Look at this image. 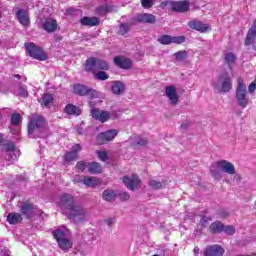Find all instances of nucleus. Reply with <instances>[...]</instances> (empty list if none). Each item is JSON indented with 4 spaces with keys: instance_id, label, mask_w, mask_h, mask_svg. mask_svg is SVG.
Instances as JSON below:
<instances>
[{
    "instance_id": "1",
    "label": "nucleus",
    "mask_w": 256,
    "mask_h": 256,
    "mask_svg": "<svg viewBox=\"0 0 256 256\" xmlns=\"http://www.w3.org/2000/svg\"><path fill=\"white\" fill-rule=\"evenodd\" d=\"M58 207L61 211L66 213L69 219L75 221V223H83L89 218V212L87 209L83 208L81 205L75 203V198L71 194H63L60 196L59 201H57Z\"/></svg>"
},
{
    "instance_id": "2",
    "label": "nucleus",
    "mask_w": 256,
    "mask_h": 256,
    "mask_svg": "<svg viewBox=\"0 0 256 256\" xmlns=\"http://www.w3.org/2000/svg\"><path fill=\"white\" fill-rule=\"evenodd\" d=\"M221 173H226V175H235L237 170L235 165L227 160H218L211 164L210 175L213 179L220 181Z\"/></svg>"
},
{
    "instance_id": "3",
    "label": "nucleus",
    "mask_w": 256,
    "mask_h": 256,
    "mask_svg": "<svg viewBox=\"0 0 256 256\" xmlns=\"http://www.w3.org/2000/svg\"><path fill=\"white\" fill-rule=\"evenodd\" d=\"M235 102L241 109H247L249 103H251V100L249 99V92L247 91V85L242 77L237 79Z\"/></svg>"
},
{
    "instance_id": "4",
    "label": "nucleus",
    "mask_w": 256,
    "mask_h": 256,
    "mask_svg": "<svg viewBox=\"0 0 256 256\" xmlns=\"http://www.w3.org/2000/svg\"><path fill=\"white\" fill-rule=\"evenodd\" d=\"M53 235L61 251H65V253H67V251L73 247V241L69 239V229H67V227L62 226L54 230Z\"/></svg>"
},
{
    "instance_id": "5",
    "label": "nucleus",
    "mask_w": 256,
    "mask_h": 256,
    "mask_svg": "<svg viewBox=\"0 0 256 256\" xmlns=\"http://www.w3.org/2000/svg\"><path fill=\"white\" fill-rule=\"evenodd\" d=\"M161 7H170L171 11H175L177 13H185L189 11V1H173V0H165L161 3Z\"/></svg>"
},
{
    "instance_id": "6",
    "label": "nucleus",
    "mask_w": 256,
    "mask_h": 256,
    "mask_svg": "<svg viewBox=\"0 0 256 256\" xmlns=\"http://www.w3.org/2000/svg\"><path fill=\"white\" fill-rule=\"evenodd\" d=\"M25 49L30 57L33 59H38V61H47V54L43 51V49L39 48V46L35 45V43H26Z\"/></svg>"
},
{
    "instance_id": "7",
    "label": "nucleus",
    "mask_w": 256,
    "mask_h": 256,
    "mask_svg": "<svg viewBox=\"0 0 256 256\" xmlns=\"http://www.w3.org/2000/svg\"><path fill=\"white\" fill-rule=\"evenodd\" d=\"M25 49L30 57L33 59H38V61H47V54L43 51V49L39 48V46L35 45V43H26Z\"/></svg>"
},
{
    "instance_id": "8",
    "label": "nucleus",
    "mask_w": 256,
    "mask_h": 256,
    "mask_svg": "<svg viewBox=\"0 0 256 256\" xmlns=\"http://www.w3.org/2000/svg\"><path fill=\"white\" fill-rule=\"evenodd\" d=\"M73 91L76 95H80L81 97H84L85 95L87 97H90L91 99H97L101 97V93L97 92L94 89L88 88L83 84L74 85Z\"/></svg>"
},
{
    "instance_id": "9",
    "label": "nucleus",
    "mask_w": 256,
    "mask_h": 256,
    "mask_svg": "<svg viewBox=\"0 0 256 256\" xmlns=\"http://www.w3.org/2000/svg\"><path fill=\"white\" fill-rule=\"evenodd\" d=\"M43 127H45V120L43 119V117L39 115H33L30 118V122L28 124V133L29 135H33L35 131H41Z\"/></svg>"
},
{
    "instance_id": "10",
    "label": "nucleus",
    "mask_w": 256,
    "mask_h": 256,
    "mask_svg": "<svg viewBox=\"0 0 256 256\" xmlns=\"http://www.w3.org/2000/svg\"><path fill=\"white\" fill-rule=\"evenodd\" d=\"M2 153L7 161H15V159H17V155H19V150L15 148V144L13 142H9L3 145Z\"/></svg>"
},
{
    "instance_id": "11",
    "label": "nucleus",
    "mask_w": 256,
    "mask_h": 256,
    "mask_svg": "<svg viewBox=\"0 0 256 256\" xmlns=\"http://www.w3.org/2000/svg\"><path fill=\"white\" fill-rule=\"evenodd\" d=\"M123 183L130 191H135V189H139V187H141V180L137 174L124 176Z\"/></svg>"
},
{
    "instance_id": "12",
    "label": "nucleus",
    "mask_w": 256,
    "mask_h": 256,
    "mask_svg": "<svg viewBox=\"0 0 256 256\" xmlns=\"http://www.w3.org/2000/svg\"><path fill=\"white\" fill-rule=\"evenodd\" d=\"M118 133L119 131H117V129H111L106 132H102L97 136L96 142L98 145H105V143L113 141V139L117 137Z\"/></svg>"
},
{
    "instance_id": "13",
    "label": "nucleus",
    "mask_w": 256,
    "mask_h": 256,
    "mask_svg": "<svg viewBox=\"0 0 256 256\" xmlns=\"http://www.w3.org/2000/svg\"><path fill=\"white\" fill-rule=\"evenodd\" d=\"M216 89H219L222 93H229L233 89L230 77L220 76L215 84Z\"/></svg>"
},
{
    "instance_id": "14",
    "label": "nucleus",
    "mask_w": 256,
    "mask_h": 256,
    "mask_svg": "<svg viewBox=\"0 0 256 256\" xmlns=\"http://www.w3.org/2000/svg\"><path fill=\"white\" fill-rule=\"evenodd\" d=\"M165 95L169 99L171 105H178L179 103V94H177V88L175 86H166Z\"/></svg>"
},
{
    "instance_id": "15",
    "label": "nucleus",
    "mask_w": 256,
    "mask_h": 256,
    "mask_svg": "<svg viewBox=\"0 0 256 256\" xmlns=\"http://www.w3.org/2000/svg\"><path fill=\"white\" fill-rule=\"evenodd\" d=\"M190 29H194L195 31H200V33H207V31L211 30L209 24H203L201 21L198 20H191L188 23Z\"/></svg>"
},
{
    "instance_id": "16",
    "label": "nucleus",
    "mask_w": 256,
    "mask_h": 256,
    "mask_svg": "<svg viewBox=\"0 0 256 256\" xmlns=\"http://www.w3.org/2000/svg\"><path fill=\"white\" fill-rule=\"evenodd\" d=\"M91 115L93 119H96V121H100V123H105L109 121V117H110L109 112L99 110V109H92Z\"/></svg>"
},
{
    "instance_id": "17",
    "label": "nucleus",
    "mask_w": 256,
    "mask_h": 256,
    "mask_svg": "<svg viewBox=\"0 0 256 256\" xmlns=\"http://www.w3.org/2000/svg\"><path fill=\"white\" fill-rule=\"evenodd\" d=\"M225 250L219 245L208 246L204 250L205 256H223Z\"/></svg>"
},
{
    "instance_id": "18",
    "label": "nucleus",
    "mask_w": 256,
    "mask_h": 256,
    "mask_svg": "<svg viewBox=\"0 0 256 256\" xmlns=\"http://www.w3.org/2000/svg\"><path fill=\"white\" fill-rule=\"evenodd\" d=\"M148 141L147 138L141 137V136H132L130 138V144L131 147L134 149H139V147H145L147 145Z\"/></svg>"
},
{
    "instance_id": "19",
    "label": "nucleus",
    "mask_w": 256,
    "mask_h": 256,
    "mask_svg": "<svg viewBox=\"0 0 256 256\" xmlns=\"http://www.w3.org/2000/svg\"><path fill=\"white\" fill-rule=\"evenodd\" d=\"M224 65H227L228 68L233 69V65L237 61V56L233 52H226L223 55Z\"/></svg>"
},
{
    "instance_id": "20",
    "label": "nucleus",
    "mask_w": 256,
    "mask_h": 256,
    "mask_svg": "<svg viewBox=\"0 0 256 256\" xmlns=\"http://www.w3.org/2000/svg\"><path fill=\"white\" fill-rule=\"evenodd\" d=\"M57 21L53 19H46L43 23V29L44 31H47V33H55L57 31Z\"/></svg>"
},
{
    "instance_id": "21",
    "label": "nucleus",
    "mask_w": 256,
    "mask_h": 256,
    "mask_svg": "<svg viewBox=\"0 0 256 256\" xmlns=\"http://www.w3.org/2000/svg\"><path fill=\"white\" fill-rule=\"evenodd\" d=\"M114 63L117 67H120V69H129V67H131V59L125 57H115Z\"/></svg>"
},
{
    "instance_id": "22",
    "label": "nucleus",
    "mask_w": 256,
    "mask_h": 256,
    "mask_svg": "<svg viewBox=\"0 0 256 256\" xmlns=\"http://www.w3.org/2000/svg\"><path fill=\"white\" fill-rule=\"evenodd\" d=\"M82 183L84 185H86V187H99V185H101V179L97 178V177H84L82 179Z\"/></svg>"
},
{
    "instance_id": "23",
    "label": "nucleus",
    "mask_w": 256,
    "mask_h": 256,
    "mask_svg": "<svg viewBox=\"0 0 256 256\" xmlns=\"http://www.w3.org/2000/svg\"><path fill=\"white\" fill-rule=\"evenodd\" d=\"M20 207V211L22 213V215H25L27 217V219L33 217V205L24 202L19 204Z\"/></svg>"
},
{
    "instance_id": "24",
    "label": "nucleus",
    "mask_w": 256,
    "mask_h": 256,
    "mask_svg": "<svg viewBox=\"0 0 256 256\" xmlns=\"http://www.w3.org/2000/svg\"><path fill=\"white\" fill-rule=\"evenodd\" d=\"M81 151V145L76 144L72 147V151L66 153L65 160L66 161H75L77 159V154Z\"/></svg>"
},
{
    "instance_id": "25",
    "label": "nucleus",
    "mask_w": 256,
    "mask_h": 256,
    "mask_svg": "<svg viewBox=\"0 0 256 256\" xmlns=\"http://www.w3.org/2000/svg\"><path fill=\"white\" fill-rule=\"evenodd\" d=\"M17 19L23 27H27L29 25V14L25 10H19L17 12Z\"/></svg>"
},
{
    "instance_id": "26",
    "label": "nucleus",
    "mask_w": 256,
    "mask_h": 256,
    "mask_svg": "<svg viewBox=\"0 0 256 256\" xmlns=\"http://www.w3.org/2000/svg\"><path fill=\"white\" fill-rule=\"evenodd\" d=\"M7 221L10 225H17V223H21L23 221V216L19 213H9L7 216Z\"/></svg>"
},
{
    "instance_id": "27",
    "label": "nucleus",
    "mask_w": 256,
    "mask_h": 256,
    "mask_svg": "<svg viewBox=\"0 0 256 256\" xmlns=\"http://www.w3.org/2000/svg\"><path fill=\"white\" fill-rule=\"evenodd\" d=\"M111 90L114 95H121L125 91V85L121 81H114L112 82Z\"/></svg>"
},
{
    "instance_id": "28",
    "label": "nucleus",
    "mask_w": 256,
    "mask_h": 256,
    "mask_svg": "<svg viewBox=\"0 0 256 256\" xmlns=\"http://www.w3.org/2000/svg\"><path fill=\"white\" fill-rule=\"evenodd\" d=\"M81 25H88L89 27H95V25H99V18L97 17H83L80 20Z\"/></svg>"
},
{
    "instance_id": "29",
    "label": "nucleus",
    "mask_w": 256,
    "mask_h": 256,
    "mask_svg": "<svg viewBox=\"0 0 256 256\" xmlns=\"http://www.w3.org/2000/svg\"><path fill=\"white\" fill-rule=\"evenodd\" d=\"M140 23H155V16L152 14H140L137 16Z\"/></svg>"
},
{
    "instance_id": "30",
    "label": "nucleus",
    "mask_w": 256,
    "mask_h": 256,
    "mask_svg": "<svg viewBox=\"0 0 256 256\" xmlns=\"http://www.w3.org/2000/svg\"><path fill=\"white\" fill-rule=\"evenodd\" d=\"M86 71H92V73H95L97 71V59L95 58H89L86 60L85 64Z\"/></svg>"
},
{
    "instance_id": "31",
    "label": "nucleus",
    "mask_w": 256,
    "mask_h": 256,
    "mask_svg": "<svg viewBox=\"0 0 256 256\" xmlns=\"http://www.w3.org/2000/svg\"><path fill=\"white\" fill-rule=\"evenodd\" d=\"M65 113L67 115H79L81 113V109L73 104H68L65 107Z\"/></svg>"
},
{
    "instance_id": "32",
    "label": "nucleus",
    "mask_w": 256,
    "mask_h": 256,
    "mask_svg": "<svg viewBox=\"0 0 256 256\" xmlns=\"http://www.w3.org/2000/svg\"><path fill=\"white\" fill-rule=\"evenodd\" d=\"M115 197H117V193L110 189L104 190L102 194V199H104V201H115Z\"/></svg>"
},
{
    "instance_id": "33",
    "label": "nucleus",
    "mask_w": 256,
    "mask_h": 256,
    "mask_svg": "<svg viewBox=\"0 0 256 256\" xmlns=\"http://www.w3.org/2000/svg\"><path fill=\"white\" fill-rule=\"evenodd\" d=\"M88 171L92 174L101 173V171H103V168L101 167L100 163L92 162L88 164Z\"/></svg>"
},
{
    "instance_id": "34",
    "label": "nucleus",
    "mask_w": 256,
    "mask_h": 256,
    "mask_svg": "<svg viewBox=\"0 0 256 256\" xmlns=\"http://www.w3.org/2000/svg\"><path fill=\"white\" fill-rule=\"evenodd\" d=\"M223 224L219 221L213 222L210 225V231L211 233H221V231H223Z\"/></svg>"
},
{
    "instance_id": "35",
    "label": "nucleus",
    "mask_w": 256,
    "mask_h": 256,
    "mask_svg": "<svg viewBox=\"0 0 256 256\" xmlns=\"http://www.w3.org/2000/svg\"><path fill=\"white\" fill-rule=\"evenodd\" d=\"M107 69H109V64L105 60L96 59V71H107Z\"/></svg>"
},
{
    "instance_id": "36",
    "label": "nucleus",
    "mask_w": 256,
    "mask_h": 256,
    "mask_svg": "<svg viewBox=\"0 0 256 256\" xmlns=\"http://www.w3.org/2000/svg\"><path fill=\"white\" fill-rule=\"evenodd\" d=\"M41 105L47 107V105H51L53 103V95L52 94H44L40 100Z\"/></svg>"
},
{
    "instance_id": "37",
    "label": "nucleus",
    "mask_w": 256,
    "mask_h": 256,
    "mask_svg": "<svg viewBox=\"0 0 256 256\" xmlns=\"http://www.w3.org/2000/svg\"><path fill=\"white\" fill-rule=\"evenodd\" d=\"M174 57L176 61H178L179 63H183V61L187 59V51H178L174 53Z\"/></svg>"
},
{
    "instance_id": "38",
    "label": "nucleus",
    "mask_w": 256,
    "mask_h": 256,
    "mask_svg": "<svg viewBox=\"0 0 256 256\" xmlns=\"http://www.w3.org/2000/svg\"><path fill=\"white\" fill-rule=\"evenodd\" d=\"M158 41L162 45H171V43H173V37L169 35H163L162 37L158 38Z\"/></svg>"
},
{
    "instance_id": "39",
    "label": "nucleus",
    "mask_w": 256,
    "mask_h": 256,
    "mask_svg": "<svg viewBox=\"0 0 256 256\" xmlns=\"http://www.w3.org/2000/svg\"><path fill=\"white\" fill-rule=\"evenodd\" d=\"M76 251L81 255H87V253H89V247L85 244H82L77 246Z\"/></svg>"
},
{
    "instance_id": "40",
    "label": "nucleus",
    "mask_w": 256,
    "mask_h": 256,
    "mask_svg": "<svg viewBox=\"0 0 256 256\" xmlns=\"http://www.w3.org/2000/svg\"><path fill=\"white\" fill-rule=\"evenodd\" d=\"M149 187H151V189H163V183L157 180H150Z\"/></svg>"
},
{
    "instance_id": "41",
    "label": "nucleus",
    "mask_w": 256,
    "mask_h": 256,
    "mask_svg": "<svg viewBox=\"0 0 256 256\" xmlns=\"http://www.w3.org/2000/svg\"><path fill=\"white\" fill-rule=\"evenodd\" d=\"M96 79H99L100 81H106V79H109V75L103 71L97 72L95 75Z\"/></svg>"
},
{
    "instance_id": "42",
    "label": "nucleus",
    "mask_w": 256,
    "mask_h": 256,
    "mask_svg": "<svg viewBox=\"0 0 256 256\" xmlns=\"http://www.w3.org/2000/svg\"><path fill=\"white\" fill-rule=\"evenodd\" d=\"M76 168L78 169V171H85L86 169L89 170V163L84 162V161H80V162L77 163Z\"/></svg>"
},
{
    "instance_id": "43",
    "label": "nucleus",
    "mask_w": 256,
    "mask_h": 256,
    "mask_svg": "<svg viewBox=\"0 0 256 256\" xmlns=\"http://www.w3.org/2000/svg\"><path fill=\"white\" fill-rule=\"evenodd\" d=\"M96 155L98 157V159H100V161H106L107 160V151L105 150H98L96 152Z\"/></svg>"
},
{
    "instance_id": "44",
    "label": "nucleus",
    "mask_w": 256,
    "mask_h": 256,
    "mask_svg": "<svg viewBox=\"0 0 256 256\" xmlns=\"http://www.w3.org/2000/svg\"><path fill=\"white\" fill-rule=\"evenodd\" d=\"M11 123H12V125H19L21 123V115L20 114H12Z\"/></svg>"
},
{
    "instance_id": "45",
    "label": "nucleus",
    "mask_w": 256,
    "mask_h": 256,
    "mask_svg": "<svg viewBox=\"0 0 256 256\" xmlns=\"http://www.w3.org/2000/svg\"><path fill=\"white\" fill-rule=\"evenodd\" d=\"M256 91V79H254L249 85H248V93L250 95H255Z\"/></svg>"
},
{
    "instance_id": "46",
    "label": "nucleus",
    "mask_w": 256,
    "mask_h": 256,
    "mask_svg": "<svg viewBox=\"0 0 256 256\" xmlns=\"http://www.w3.org/2000/svg\"><path fill=\"white\" fill-rule=\"evenodd\" d=\"M172 43H176L177 45H181V43H185V36L172 37Z\"/></svg>"
},
{
    "instance_id": "47",
    "label": "nucleus",
    "mask_w": 256,
    "mask_h": 256,
    "mask_svg": "<svg viewBox=\"0 0 256 256\" xmlns=\"http://www.w3.org/2000/svg\"><path fill=\"white\" fill-rule=\"evenodd\" d=\"M226 235H234L235 234V227L233 226H226L223 228V230Z\"/></svg>"
},
{
    "instance_id": "48",
    "label": "nucleus",
    "mask_w": 256,
    "mask_h": 256,
    "mask_svg": "<svg viewBox=\"0 0 256 256\" xmlns=\"http://www.w3.org/2000/svg\"><path fill=\"white\" fill-rule=\"evenodd\" d=\"M141 3L145 9L153 7V0H142Z\"/></svg>"
},
{
    "instance_id": "49",
    "label": "nucleus",
    "mask_w": 256,
    "mask_h": 256,
    "mask_svg": "<svg viewBox=\"0 0 256 256\" xmlns=\"http://www.w3.org/2000/svg\"><path fill=\"white\" fill-rule=\"evenodd\" d=\"M129 31V26L127 24H121L119 33L121 35H126V33Z\"/></svg>"
},
{
    "instance_id": "50",
    "label": "nucleus",
    "mask_w": 256,
    "mask_h": 256,
    "mask_svg": "<svg viewBox=\"0 0 256 256\" xmlns=\"http://www.w3.org/2000/svg\"><path fill=\"white\" fill-rule=\"evenodd\" d=\"M18 94L20 95V97H27L29 94L27 93V88L20 86L19 87V91Z\"/></svg>"
},
{
    "instance_id": "51",
    "label": "nucleus",
    "mask_w": 256,
    "mask_h": 256,
    "mask_svg": "<svg viewBox=\"0 0 256 256\" xmlns=\"http://www.w3.org/2000/svg\"><path fill=\"white\" fill-rule=\"evenodd\" d=\"M131 196L129 195V193H127V192H121L120 194H119V198H120V200L121 201H129V198H130Z\"/></svg>"
},
{
    "instance_id": "52",
    "label": "nucleus",
    "mask_w": 256,
    "mask_h": 256,
    "mask_svg": "<svg viewBox=\"0 0 256 256\" xmlns=\"http://www.w3.org/2000/svg\"><path fill=\"white\" fill-rule=\"evenodd\" d=\"M209 221H211V218L204 216V217H202L200 223H201V225H203V227H206L207 224L209 223Z\"/></svg>"
},
{
    "instance_id": "53",
    "label": "nucleus",
    "mask_w": 256,
    "mask_h": 256,
    "mask_svg": "<svg viewBox=\"0 0 256 256\" xmlns=\"http://www.w3.org/2000/svg\"><path fill=\"white\" fill-rule=\"evenodd\" d=\"M11 252H9V250L4 249L2 251H0V256H10Z\"/></svg>"
},
{
    "instance_id": "54",
    "label": "nucleus",
    "mask_w": 256,
    "mask_h": 256,
    "mask_svg": "<svg viewBox=\"0 0 256 256\" xmlns=\"http://www.w3.org/2000/svg\"><path fill=\"white\" fill-rule=\"evenodd\" d=\"M74 181H76V183H81L83 180H81L79 176H75Z\"/></svg>"
},
{
    "instance_id": "55",
    "label": "nucleus",
    "mask_w": 256,
    "mask_h": 256,
    "mask_svg": "<svg viewBox=\"0 0 256 256\" xmlns=\"http://www.w3.org/2000/svg\"><path fill=\"white\" fill-rule=\"evenodd\" d=\"M194 253H195L196 256H199V248H197V247L194 248Z\"/></svg>"
},
{
    "instance_id": "56",
    "label": "nucleus",
    "mask_w": 256,
    "mask_h": 256,
    "mask_svg": "<svg viewBox=\"0 0 256 256\" xmlns=\"http://www.w3.org/2000/svg\"><path fill=\"white\" fill-rule=\"evenodd\" d=\"M3 143V134H0V145Z\"/></svg>"
},
{
    "instance_id": "57",
    "label": "nucleus",
    "mask_w": 256,
    "mask_h": 256,
    "mask_svg": "<svg viewBox=\"0 0 256 256\" xmlns=\"http://www.w3.org/2000/svg\"><path fill=\"white\" fill-rule=\"evenodd\" d=\"M252 49H254V51H256V42L252 43Z\"/></svg>"
},
{
    "instance_id": "58",
    "label": "nucleus",
    "mask_w": 256,
    "mask_h": 256,
    "mask_svg": "<svg viewBox=\"0 0 256 256\" xmlns=\"http://www.w3.org/2000/svg\"><path fill=\"white\" fill-rule=\"evenodd\" d=\"M3 91V84L0 83V93Z\"/></svg>"
},
{
    "instance_id": "59",
    "label": "nucleus",
    "mask_w": 256,
    "mask_h": 256,
    "mask_svg": "<svg viewBox=\"0 0 256 256\" xmlns=\"http://www.w3.org/2000/svg\"><path fill=\"white\" fill-rule=\"evenodd\" d=\"M229 216V213H225L224 215H222V217H227Z\"/></svg>"
},
{
    "instance_id": "60",
    "label": "nucleus",
    "mask_w": 256,
    "mask_h": 256,
    "mask_svg": "<svg viewBox=\"0 0 256 256\" xmlns=\"http://www.w3.org/2000/svg\"><path fill=\"white\" fill-rule=\"evenodd\" d=\"M15 77H17L19 79L21 76L20 75H15Z\"/></svg>"
}]
</instances>
